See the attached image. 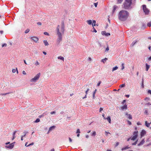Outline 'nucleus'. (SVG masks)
Returning <instances> with one entry per match:
<instances>
[{"label":"nucleus","instance_id":"43","mask_svg":"<svg viewBox=\"0 0 151 151\" xmlns=\"http://www.w3.org/2000/svg\"><path fill=\"white\" fill-rule=\"evenodd\" d=\"M109 50V47L108 46L106 48V50H105V52L108 51Z\"/></svg>","mask_w":151,"mask_h":151},{"label":"nucleus","instance_id":"6","mask_svg":"<svg viewBox=\"0 0 151 151\" xmlns=\"http://www.w3.org/2000/svg\"><path fill=\"white\" fill-rule=\"evenodd\" d=\"M143 9L144 12L146 15H148L149 14V11L146 7V6L145 5H142Z\"/></svg>","mask_w":151,"mask_h":151},{"label":"nucleus","instance_id":"29","mask_svg":"<svg viewBox=\"0 0 151 151\" xmlns=\"http://www.w3.org/2000/svg\"><path fill=\"white\" fill-rule=\"evenodd\" d=\"M144 113L147 115L148 114V111L147 110H145L144 111Z\"/></svg>","mask_w":151,"mask_h":151},{"label":"nucleus","instance_id":"63","mask_svg":"<svg viewBox=\"0 0 151 151\" xmlns=\"http://www.w3.org/2000/svg\"><path fill=\"white\" fill-rule=\"evenodd\" d=\"M87 98V95L86 94V95L83 98V99H85V98Z\"/></svg>","mask_w":151,"mask_h":151},{"label":"nucleus","instance_id":"64","mask_svg":"<svg viewBox=\"0 0 151 151\" xmlns=\"http://www.w3.org/2000/svg\"><path fill=\"white\" fill-rule=\"evenodd\" d=\"M64 113V112L63 111H61L60 112V113L61 114H62Z\"/></svg>","mask_w":151,"mask_h":151},{"label":"nucleus","instance_id":"26","mask_svg":"<svg viewBox=\"0 0 151 151\" xmlns=\"http://www.w3.org/2000/svg\"><path fill=\"white\" fill-rule=\"evenodd\" d=\"M12 93V92H8V93H0V95H6L7 94H9V93Z\"/></svg>","mask_w":151,"mask_h":151},{"label":"nucleus","instance_id":"30","mask_svg":"<svg viewBox=\"0 0 151 151\" xmlns=\"http://www.w3.org/2000/svg\"><path fill=\"white\" fill-rule=\"evenodd\" d=\"M97 91L96 89H95L93 92V98L94 99L95 98V94L96 93V92Z\"/></svg>","mask_w":151,"mask_h":151},{"label":"nucleus","instance_id":"27","mask_svg":"<svg viewBox=\"0 0 151 151\" xmlns=\"http://www.w3.org/2000/svg\"><path fill=\"white\" fill-rule=\"evenodd\" d=\"M141 87H142V88H144V80L143 79H142V84L141 85Z\"/></svg>","mask_w":151,"mask_h":151},{"label":"nucleus","instance_id":"39","mask_svg":"<svg viewBox=\"0 0 151 151\" xmlns=\"http://www.w3.org/2000/svg\"><path fill=\"white\" fill-rule=\"evenodd\" d=\"M16 71V69H13L12 70V71L13 73H15Z\"/></svg>","mask_w":151,"mask_h":151},{"label":"nucleus","instance_id":"9","mask_svg":"<svg viewBox=\"0 0 151 151\" xmlns=\"http://www.w3.org/2000/svg\"><path fill=\"white\" fill-rule=\"evenodd\" d=\"M101 34L103 35H105L106 36H108L109 35H110L109 33H106L105 31H102L101 32Z\"/></svg>","mask_w":151,"mask_h":151},{"label":"nucleus","instance_id":"47","mask_svg":"<svg viewBox=\"0 0 151 151\" xmlns=\"http://www.w3.org/2000/svg\"><path fill=\"white\" fill-rule=\"evenodd\" d=\"M80 133V130L79 129H78L77 130L76 133Z\"/></svg>","mask_w":151,"mask_h":151},{"label":"nucleus","instance_id":"17","mask_svg":"<svg viewBox=\"0 0 151 151\" xmlns=\"http://www.w3.org/2000/svg\"><path fill=\"white\" fill-rule=\"evenodd\" d=\"M117 8V6L116 5L114 6L113 7V9L112 11V14L114 13Z\"/></svg>","mask_w":151,"mask_h":151},{"label":"nucleus","instance_id":"50","mask_svg":"<svg viewBox=\"0 0 151 151\" xmlns=\"http://www.w3.org/2000/svg\"><path fill=\"white\" fill-rule=\"evenodd\" d=\"M89 90V88H88L87 90L86 91L85 93H86V95H87L88 94V92Z\"/></svg>","mask_w":151,"mask_h":151},{"label":"nucleus","instance_id":"40","mask_svg":"<svg viewBox=\"0 0 151 151\" xmlns=\"http://www.w3.org/2000/svg\"><path fill=\"white\" fill-rule=\"evenodd\" d=\"M35 65H36V66H37V65H40V64L39 63H38V62L37 61L35 63Z\"/></svg>","mask_w":151,"mask_h":151},{"label":"nucleus","instance_id":"54","mask_svg":"<svg viewBox=\"0 0 151 151\" xmlns=\"http://www.w3.org/2000/svg\"><path fill=\"white\" fill-rule=\"evenodd\" d=\"M127 122H128V124L129 125H131L132 123H131V122H130V121H129V120H128L127 121Z\"/></svg>","mask_w":151,"mask_h":151},{"label":"nucleus","instance_id":"12","mask_svg":"<svg viewBox=\"0 0 151 151\" xmlns=\"http://www.w3.org/2000/svg\"><path fill=\"white\" fill-rule=\"evenodd\" d=\"M55 126H53L51 127L49 129L48 133H49L52 130L54 129L55 128Z\"/></svg>","mask_w":151,"mask_h":151},{"label":"nucleus","instance_id":"34","mask_svg":"<svg viewBox=\"0 0 151 151\" xmlns=\"http://www.w3.org/2000/svg\"><path fill=\"white\" fill-rule=\"evenodd\" d=\"M147 26L149 27L151 26V21L147 23Z\"/></svg>","mask_w":151,"mask_h":151},{"label":"nucleus","instance_id":"28","mask_svg":"<svg viewBox=\"0 0 151 151\" xmlns=\"http://www.w3.org/2000/svg\"><path fill=\"white\" fill-rule=\"evenodd\" d=\"M137 42V41H133L132 44V46H133Z\"/></svg>","mask_w":151,"mask_h":151},{"label":"nucleus","instance_id":"42","mask_svg":"<svg viewBox=\"0 0 151 151\" xmlns=\"http://www.w3.org/2000/svg\"><path fill=\"white\" fill-rule=\"evenodd\" d=\"M124 64L123 63H122V68H121V69L122 70H123V69H124Z\"/></svg>","mask_w":151,"mask_h":151},{"label":"nucleus","instance_id":"2","mask_svg":"<svg viewBox=\"0 0 151 151\" xmlns=\"http://www.w3.org/2000/svg\"><path fill=\"white\" fill-rule=\"evenodd\" d=\"M129 14L128 12L122 10L119 12L118 14V18L120 21L123 22L125 21L128 19Z\"/></svg>","mask_w":151,"mask_h":151},{"label":"nucleus","instance_id":"58","mask_svg":"<svg viewBox=\"0 0 151 151\" xmlns=\"http://www.w3.org/2000/svg\"><path fill=\"white\" fill-rule=\"evenodd\" d=\"M69 139L70 142H71L72 141V139L70 137L69 138Z\"/></svg>","mask_w":151,"mask_h":151},{"label":"nucleus","instance_id":"51","mask_svg":"<svg viewBox=\"0 0 151 151\" xmlns=\"http://www.w3.org/2000/svg\"><path fill=\"white\" fill-rule=\"evenodd\" d=\"M17 131H14L13 134V136H14L15 135L16 133L17 132Z\"/></svg>","mask_w":151,"mask_h":151},{"label":"nucleus","instance_id":"23","mask_svg":"<svg viewBox=\"0 0 151 151\" xmlns=\"http://www.w3.org/2000/svg\"><path fill=\"white\" fill-rule=\"evenodd\" d=\"M129 148H130V147H129L128 146H127L126 147H125L122 148V151H123V150H126L127 149Z\"/></svg>","mask_w":151,"mask_h":151},{"label":"nucleus","instance_id":"14","mask_svg":"<svg viewBox=\"0 0 151 151\" xmlns=\"http://www.w3.org/2000/svg\"><path fill=\"white\" fill-rule=\"evenodd\" d=\"M121 109L122 110H124V109L126 110L127 109V105H124L123 106L121 107Z\"/></svg>","mask_w":151,"mask_h":151},{"label":"nucleus","instance_id":"4","mask_svg":"<svg viewBox=\"0 0 151 151\" xmlns=\"http://www.w3.org/2000/svg\"><path fill=\"white\" fill-rule=\"evenodd\" d=\"M40 75V73H39L38 74H37L35 76V77L31 79L30 80V81L31 82H35L37 81V80L39 78Z\"/></svg>","mask_w":151,"mask_h":151},{"label":"nucleus","instance_id":"5","mask_svg":"<svg viewBox=\"0 0 151 151\" xmlns=\"http://www.w3.org/2000/svg\"><path fill=\"white\" fill-rule=\"evenodd\" d=\"M138 131H134L133 133V136L132 137L131 140L134 141L138 137Z\"/></svg>","mask_w":151,"mask_h":151},{"label":"nucleus","instance_id":"25","mask_svg":"<svg viewBox=\"0 0 151 151\" xmlns=\"http://www.w3.org/2000/svg\"><path fill=\"white\" fill-rule=\"evenodd\" d=\"M107 58H105L104 59H103L101 60V62H103L104 63H105V62L106 61V60H107Z\"/></svg>","mask_w":151,"mask_h":151},{"label":"nucleus","instance_id":"38","mask_svg":"<svg viewBox=\"0 0 151 151\" xmlns=\"http://www.w3.org/2000/svg\"><path fill=\"white\" fill-rule=\"evenodd\" d=\"M96 135V132L94 131L93 133L91 134L92 136H95Z\"/></svg>","mask_w":151,"mask_h":151},{"label":"nucleus","instance_id":"3","mask_svg":"<svg viewBox=\"0 0 151 151\" xmlns=\"http://www.w3.org/2000/svg\"><path fill=\"white\" fill-rule=\"evenodd\" d=\"M132 0H125L123 4V8L125 9H128L132 4Z\"/></svg>","mask_w":151,"mask_h":151},{"label":"nucleus","instance_id":"20","mask_svg":"<svg viewBox=\"0 0 151 151\" xmlns=\"http://www.w3.org/2000/svg\"><path fill=\"white\" fill-rule=\"evenodd\" d=\"M87 22L89 25H91L92 24V21L91 20H87Z\"/></svg>","mask_w":151,"mask_h":151},{"label":"nucleus","instance_id":"35","mask_svg":"<svg viewBox=\"0 0 151 151\" xmlns=\"http://www.w3.org/2000/svg\"><path fill=\"white\" fill-rule=\"evenodd\" d=\"M117 3L118 4L121 3L123 1V0H117Z\"/></svg>","mask_w":151,"mask_h":151},{"label":"nucleus","instance_id":"18","mask_svg":"<svg viewBox=\"0 0 151 151\" xmlns=\"http://www.w3.org/2000/svg\"><path fill=\"white\" fill-rule=\"evenodd\" d=\"M150 123L147 122V121H146L145 122V125L146 127H149L150 126Z\"/></svg>","mask_w":151,"mask_h":151},{"label":"nucleus","instance_id":"60","mask_svg":"<svg viewBox=\"0 0 151 151\" xmlns=\"http://www.w3.org/2000/svg\"><path fill=\"white\" fill-rule=\"evenodd\" d=\"M119 142H117L116 143V146H118L119 145Z\"/></svg>","mask_w":151,"mask_h":151},{"label":"nucleus","instance_id":"13","mask_svg":"<svg viewBox=\"0 0 151 151\" xmlns=\"http://www.w3.org/2000/svg\"><path fill=\"white\" fill-rule=\"evenodd\" d=\"M145 142V141L144 140V139H143L141 141V142L139 144H138V146H140V145H143L144 143Z\"/></svg>","mask_w":151,"mask_h":151},{"label":"nucleus","instance_id":"16","mask_svg":"<svg viewBox=\"0 0 151 151\" xmlns=\"http://www.w3.org/2000/svg\"><path fill=\"white\" fill-rule=\"evenodd\" d=\"M106 119L110 123H111V119L110 118V116H108L106 118Z\"/></svg>","mask_w":151,"mask_h":151},{"label":"nucleus","instance_id":"21","mask_svg":"<svg viewBox=\"0 0 151 151\" xmlns=\"http://www.w3.org/2000/svg\"><path fill=\"white\" fill-rule=\"evenodd\" d=\"M58 59H60L61 60H62L63 61L64 60V58L63 57L61 56H59L58 58Z\"/></svg>","mask_w":151,"mask_h":151},{"label":"nucleus","instance_id":"46","mask_svg":"<svg viewBox=\"0 0 151 151\" xmlns=\"http://www.w3.org/2000/svg\"><path fill=\"white\" fill-rule=\"evenodd\" d=\"M44 34L45 35H49V34H48V33L47 32H45L44 33Z\"/></svg>","mask_w":151,"mask_h":151},{"label":"nucleus","instance_id":"24","mask_svg":"<svg viewBox=\"0 0 151 151\" xmlns=\"http://www.w3.org/2000/svg\"><path fill=\"white\" fill-rule=\"evenodd\" d=\"M118 68V67L117 66H116L113 68L112 70V72H113L114 70H116Z\"/></svg>","mask_w":151,"mask_h":151},{"label":"nucleus","instance_id":"44","mask_svg":"<svg viewBox=\"0 0 151 151\" xmlns=\"http://www.w3.org/2000/svg\"><path fill=\"white\" fill-rule=\"evenodd\" d=\"M108 134H110V133L109 132H108L106 131L105 132V134L106 136H107Z\"/></svg>","mask_w":151,"mask_h":151},{"label":"nucleus","instance_id":"8","mask_svg":"<svg viewBox=\"0 0 151 151\" xmlns=\"http://www.w3.org/2000/svg\"><path fill=\"white\" fill-rule=\"evenodd\" d=\"M15 142H12L9 144V145H6L5 147L6 148H8L9 149H12L14 147V144L15 143Z\"/></svg>","mask_w":151,"mask_h":151},{"label":"nucleus","instance_id":"1","mask_svg":"<svg viewBox=\"0 0 151 151\" xmlns=\"http://www.w3.org/2000/svg\"><path fill=\"white\" fill-rule=\"evenodd\" d=\"M65 31V25L63 21L61 23L60 28L59 25H58L56 28V31L58 38L57 40L56 44L58 45L62 40V34L64 33Z\"/></svg>","mask_w":151,"mask_h":151},{"label":"nucleus","instance_id":"41","mask_svg":"<svg viewBox=\"0 0 151 151\" xmlns=\"http://www.w3.org/2000/svg\"><path fill=\"white\" fill-rule=\"evenodd\" d=\"M101 83V81H99L97 84V86H100V84Z\"/></svg>","mask_w":151,"mask_h":151},{"label":"nucleus","instance_id":"33","mask_svg":"<svg viewBox=\"0 0 151 151\" xmlns=\"http://www.w3.org/2000/svg\"><path fill=\"white\" fill-rule=\"evenodd\" d=\"M137 141H138V140H137L134 142L132 143V145H136L137 144Z\"/></svg>","mask_w":151,"mask_h":151},{"label":"nucleus","instance_id":"10","mask_svg":"<svg viewBox=\"0 0 151 151\" xmlns=\"http://www.w3.org/2000/svg\"><path fill=\"white\" fill-rule=\"evenodd\" d=\"M146 134V132L144 130H142L141 132V137H142L144 136L145 134Z\"/></svg>","mask_w":151,"mask_h":151},{"label":"nucleus","instance_id":"61","mask_svg":"<svg viewBox=\"0 0 151 151\" xmlns=\"http://www.w3.org/2000/svg\"><path fill=\"white\" fill-rule=\"evenodd\" d=\"M148 60L149 61L151 60V56L148 58Z\"/></svg>","mask_w":151,"mask_h":151},{"label":"nucleus","instance_id":"15","mask_svg":"<svg viewBox=\"0 0 151 151\" xmlns=\"http://www.w3.org/2000/svg\"><path fill=\"white\" fill-rule=\"evenodd\" d=\"M43 42L45 44V46H48L49 45L48 42L47 40H44L43 41Z\"/></svg>","mask_w":151,"mask_h":151},{"label":"nucleus","instance_id":"37","mask_svg":"<svg viewBox=\"0 0 151 151\" xmlns=\"http://www.w3.org/2000/svg\"><path fill=\"white\" fill-rule=\"evenodd\" d=\"M40 119H38V118L35 121V122H36V123L38 122H40Z\"/></svg>","mask_w":151,"mask_h":151},{"label":"nucleus","instance_id":"22","mask_svg":"<svg viewBox=\"0 0 151 151\" xmlns=\"http://www.w3.org/2000/svg\"><path fill=\"white\" fill-rule=\"evenodd\" d=\"M96 21L95 20H93V23H92V25L93 27L96 26Z\"/></svg>","mask_w":151,"mask_h":151},{"label":"nucleus","instance_id":"36","mask_svg":"<svg viewBox=\"0 0 151 151\" xmlns=\"http://www.w3.org/2000/svg\"><path fill=\"white\" fill-rule=\"evenodd\" d=\"M29 29H27L25 31V33H26V34L28 32H29Z\"/></svg>","mask_w":151,"mask_h":151},{"label":"nucleus","instance_id":"55","mask_svg":"<svg viewBox=\"0 0 151 151\" xmlns=\"http://www.w3.org/2000/svg\"><path fill=\"white\" fill-rule=\"evenodd\" d=\"M103 110V109L101 107L99 109V112H101V111Z\"/></svg>","mask_w":151,"mask_h":151},{"label":"nucleus","instance_id":"59","mask_svg":"<svg viewBox=\"0 0 151 151\" xmlns=\"http://www.w3.org/2000/svg\"><path fill=\"white\" fill-rule=\"evenodd\" d=\"M37 24L38 25H41V24H42V23L40 22H38L37 23Z\"/></svg>","mask_w":151,"mask_h":151},{"label":"nucleus","instance_id":"52","mask_svg":"<svg viewBox=\"0 0 151 151\" xmlns=\"http://www.w3.org/2000/svg\"><path fill=\"white\" fill-rule=\"evenodd\" d=\"M94 5L95 6V7H96L97 6V5H98V3H94Z\"/></svg>","mask_w":151,"mask_h":151},{"label":"nucleus","instance_id":"45","mask_svg":"<svg viewBox=\"0 0 151 151\" xmlns=\"http://www.w3.org/2000/svg\"><path fill=\"white\" fill-rule=\"evenodd\" d=\"M56 113V112L55 111H52L50 112V114H55Z\"/></svg>","mask_w":151,"mask_h":151},{"label":"nucleus","instance_id":"19","mask_svg":"<svg viewBox=\"0 0 151 151\" xmlns=\"http://www.w3.org/2000/svg\"><path fill=\"white\" fill-rule=\"evenodd\" d=\"M146 70L147 71L150 68V65H148L147 63H146Z\"/></svg>","mask_w":151,"mask_h":151},{"label":"nucleus","instance_id":"32","mask_svg":"<svg viewBox=\"0 0 151 151\" xmlns=\"http://www.w3.org/2000/svg\"><path fill=\"white\" fill-rule=\"evenodd\" d=\"M125 86V83H124V84H123L122 85H120L119 86V87L120 88H122L124 87Z\"/></svg>","mask_w":151,"mask_h":151},{"label":"nucleus","instance_id":"48","mask_svg":"<svg viewBox=\"0 0 151 151\" xmlns=\"http://www.w3.org/2000/svg\"><path fill=\"white\" fill-rule=\"evenodd\" d=\"M7 46V44L6 43H4L3 44H2V47H6Z\"/></svg>","mask_w":151,"mask_h":151},{"label":"nucleus","instance_id":"49","mask_svg":"<svg viewBox=\"0 0 151 151\" xmlns=\"http://www.w3.org/2000/svg\"><path fill=\"white\" fill-rule=\"evenodd\" d=\"M93 32H97V31L95 29V28L94 27H93Z\"/></svg>","mask_w":151,"mask_h":151},{"label":"nucleus","instance_id":"57","mask_svg":"<svg viewBox=\"0 0 151 151\" xmlns=\"http://www.w3.org/2000/svg\"><path fill=\"white\" fill-rule=\"evenodd\" d=\"M132 138V137H130V138H128V139H127V141H129L130 139L131 140V138Z\"/></svg>","mask_w":151,"mask_h":151},{"label":"nucleus","instance_id":"31","mask_svg":"<svg viewBox=\"0 0 151 151\" xmlns=\"http://www.w3.org/2000/svg\"><path fill=\"white\" fill-rule=\"evenodd\" d=\"M24 135H22V136H23V137H24L26 136L27 134L28 133V132L27 131H25L24 132Z\"/></svg>","mask_w":151,"mask_h":151},{"label":"nucleus","instance_id":"62","mask_svg":"<svg viewBox=\"0 0 151 151\" xmlns=\"http://www.w3.org/2000/svg\"><path fill=\"white\" fill-rule=\"evenodd\" d=\"M103 117L104 118V119H106V118L104 117V114H103L102 115Z\"/></svg>","mask_w":151,"mask_h":151},{"label":"nucleus","instance_id":"56","mask_svg":"<svg viewBox=\"0 0 151 151\" xmlns=\"http://www.w3.org/2000/svg\"><path fill=\"white\" fill-rule=\"evenodd\" d=\"M22 73L24 75H26V72L24 70L23 71Z\"/></svg>","mask_w":151,"mask_h":151},{"label":"nucleus","instance_id":"11","mask_svg":"<svg viewBox=\"0 0 151 151\" xmlns=\"http://www.w3.org/2000/svg\"><path fill=\"white\" fill-rule=\"evenodd\" d=\"M125 115L127 116V117L129 119H131L132 118V116L130 114H128L127 113H126L125 114Z\"/></svg>","mask_w":151,"mask_h":151},{"label":"nucleus","instance_id":"7","mask_svg":"<svg viewBox=\"0 0 151 151\" xmlns=\"http://www.w3.org/2000/svg\"><path fill=\"white\" fill-rule=\"evenodd\" d=\"M29 39L33 40L36 43H37L39 40L38 37L35 36H30L29 37Z\"/></svg>","mask_w":151,"mask_h":151},{"label":"nucleus","instance_id":"53","mask_svg":"<svg viewBox=\"0 0 151 151\" xmlns=\"http://www.w3.org/2000/svg\"><path fill=\"white\" fill-rule=\"evenodd\" d=\"M148 93H150L151 95V90H149L148 91Z\"/></svg>","mask_w":151,"mask_h":151}]
</instances>
